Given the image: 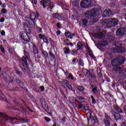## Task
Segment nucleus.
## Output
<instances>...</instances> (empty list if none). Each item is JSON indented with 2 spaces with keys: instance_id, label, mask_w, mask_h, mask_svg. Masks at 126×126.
Here are the masks:
<instances>
[{
  "instance_id": "1",
  "label": "nucleus",
  "mask_w": 126,
  "mask_h": 126,
  "mask_svg": "<svg viewBox=\"0 0 126 126\" xmlns=\"http://www.w3.org/2000/svg\"><path fill=\"white\" fill-rule=\"evenodd\" d=\"M99 13V11L97 8H93L90 11H86L84 13L85 17L86 18H89V19H91V23L92 24L94 23H96L98 21V15Z\"/></svg>"
},
{
  "instance_id": "2",
  "label": "nucleus",
  "mask_w": 126,
  "mask_h": 126,
  "mask_svg": "<svg viewBox=\"0 0 126 126\" xmlns=\"http://www.w3.org/2000/svg\"><path fill=\"white\" fill-rule=\"evenodd\" d=\"M2 117V120H1L0 124L2 125H3L4 123H6L7 122V121H10L11 122H13L14 120H17L19 121H22V124H25V123H28V120H27L26 119L23 118H11L9 117V116L6 115L5 113H2L0 112V118Z\"/></svg>"
},
{
  "instance_id": "3",
  "label": "nucleus",
  "mask_w": 126,
  "mask_h": 126,
  "mask_svg": "<svg viewBox=\"0 0 126 126\" xmlns=\"http://www.w3.org/2000/svg\"><path fill=\"white\" fill-rule=\"evenodd\" d=\"M40 17V13L36 11V12H32L30 15V17H26L25 20L31 26V27H35V21L37 20Z\"/></svg>"
},
{
  "instance_id": "4",
  "label": "nucleus",
  "mask_w": 126,
  "mask_h": 126,
  "mask_svg": "<svg viewBox=\"0 0 126 126\" xmlns=\"http://www.w3.org/2000/svg\"><path fill=\"white\" fill-rule=\"evenodd\" d=\"M30 57L29 54L28 53H25V56H23L22 58V61L20 60V63L19 64V65L21 68H22L23 71L24 72V73H26V69H25V67H24V63L25 64V65L27 66H28V63H27V61H29Z\"/></svg>"
},
{
  "instance_id": "5",
  "label": "nucleus",
  "mask_w": 126,
  "mask_h": 126,
  "mask_svg": "<svg viewBox=\"0 0 126 126\" xmlns=\"http://www.w3.org/2000/svg\"><path fill=\"white\" fill-rule=\"evenodd\" d=\"M125 63V58L121 56H118L116 58L111 61L112 66H117V65H121Z\"/></svg>"
},
{
  "instance_id": "6",
  "label": "nucleus",
  "mask_w": 126,
  "mask_h": 126,
  "mask_svg": "<svg viewBox=\"0 0 126 126\" xmlns=\"http://www.w3.org/2000/svg\"><path fill=\"white\" fill-rule=\"evenodd\" d=\"M104 24L108 28H111V27L118 25V20L114 18L106 19L104 21Z\"/></svg>"
},
{
  "instance_id": "7",
  "label": "nucleus",
  "mask_w": 126,
  "mask_h": 126,
  "mask_svg": "<svg viewBox=\"0 0 126 126\" xmlns=\"http://www.w3.org/2000/svg\"><path fill=\"white\" fill-rule=\"evenodd\" d=\"M80 6L82 8H88L92 6V2L91 0H83L81 1Z\"/></svg>"
},
{
  "instance_id": "8",
  "label": "nucleus",
  "mask_w": 126,
  "mask_h": 126,
  "mask_svg": "<svg viewBox=\"0 0 126 126\" xmlns=\"http://www.w3.org/2000/svg\"><path fill=\"white\" fill-rule=\"evenodd\" d=\"M112 52H113V53H121V54H123L126 52V49L118 45L116 48H114L112 49Z\"/></svg>"
},
{
  "instance_id": "9",
  "label": "nucleus",
  "mask_w": 126,
  "mask_h": 126,
  "mask_svg": "<svg viewBox=\"0 0 126 126\" xmlns=\"http://www.w3.org/2000/svg\"><path fill=\"white\" fill-rule=\"evenodd\" d=\"M41 5L43 6V8H46L47 6H50L52 4L51 0H41L40 1Z\"/></svg>"
},
{
  "instance_id": "10",
  "label": "nucleus",
  "mask_w": 126,
  "mask_h": 126,
  "mask_svg": "<svg viewBox=\"0 0 126 126\" xmlns=\"http://www.w3.org/2000/svg\"><path fill=\"white\" fill-rule=\"evenodd\" d=\"M20 36L24 41H26V42H29L30 41V38L28 36L27 33L24 32H20Z\"/></svg>"
},
{
  "instance_id": "11",
  "label": "nucleus",
  "mask_w": 126,
  "mask_h": 126,
  "mask_svg": "<svg viewBox=\"0 0 126 126\" xmlns=\"http://www.w3.org/2000/svg\"><path fill=\"white\" fill-rule=\"evenodd\" d=\"M126 29L124 28H120L116 31L117 36H124L126 34Z\"/></svg>"
},
{
  "instance_id": "12",
  "label": "nucleus",
  "mask_w": 126,
  "mask_h": 126,
  "mask_svg": "<svg viewBox=\"0 0 126 126\" xmlns=\"http://www.w3.org/2000/svg\"><path fill=\"white\" fill-rule=\"evenodd\" d=\"M111 118L109 117L108 114H105V118L104 120V124L105 126H111Z\"/></svg>"
},
{
  "instance_id": "13",
  "label": "nucleus",
  "mask_w": 126,
  "mask_h": 126,
  "mask_svg": "<svg viewBox=\"0 0 126 126\" xmlns=\"http://www.w3.org/2000/svg\"><path fill=\"white\" fill-rule=\"evenodd\" d=\"M111 15H112V11H111V9L105 10L102 14L103 17H109Z\"/></svg>"
},
{
  "instance_id": "14",
  "label": "nucleus",
  "mask_w": 126,
  "mask_h": 126,
  "mask_svg": "<svg viewBox=\"0 0 126 126\" xmlns=\"http://www.w3.org/2000/svg\"><path fill=\"white\" fill-rule=\"evenodd\" d=\"M23 26L26 32L28 34H30L31 33V29L29 27V26H28V25H27V24L24 23L23 24Z\"/></svg>"
},
{
  "instance_id": "15",
  "label": "nucleus",
  "mask_w": 126,
  "mask_h": 126,
  "mask_svg": "<svg viewBox=\"0 0 126 126\" xmlns=\"http://www.w3.org/2000/svg\"><path fill=\"white\" fill-rule=\"evenodd\" d=\"M83 48H84V44L81 43V42L79 41L77 44V50L79 51V50H83Z\"/></svg>"
},
{
  "instance_id": "16",
  "label": "nucleus",
  "mask_w": 126,
  "mask_h": 126,
  "mask_svg": "<svg viewBox=\"0 0 126 126\" xmlns=\"http://www.w3.org/2000/svg\"><path fill=\"white\" fill-rule=\"evenodd\" d=\"M68 81L66 80H64L63 81H60L59 82L60 85H61V86H63V87H64V86H66V85H68Z\"/></svg>"
},
{
  "instance_id": "17",
  "label": "nucleus",
  "mask_w": 126,
  "mask_h": 126,
  "mask_svg": "<svg viewBox=\"0 0 126 126\" xmlns=\"http://www.w3.org/2000/svg\"><path fill=\"white\" fill-rule=\"evenodd\" d=\"M115 120H121L122 119V116L120 115V114L115 112L114 115Z\"/></svg>"
},
{
  "instance_id": "18",
  "label": "nucleus",
  "mask_w": 126,
  "mask_h": 126,
  "mask_svg": "<svg viewBox=\"0 0 126 126\" xmlns=\"http://www.w3.org/2000/svg\"><path fill=\"white\" fill-rule=\"evenodd\" d=\"M95 37L97 38V39H102L103 37H105V33H96L95 34Z\"/></svg>"
},
{
  "instance_id": "19",
  "label": "nucleus",
  "mask_w": 126,
  "mask_h": 126,
  "mask_svg": "<svg viewBox=\"0 0 126 126\" xmlns=\"http://www.w3.org/2000/svg\"><path fill=\"white\" fill-rule=\"evenodd\" d=\"M113 108L116 111H117V112H118V113H120L121 114L123 113V111H122V109L119 107V106L117 105H114Z\"/></svg>"
},
{
  "instance_id": "20",
  "label": "nucleus",
  "mask_w": 126,
  "mask_h": 126,
  "mask_svg": "<svg viewBox=\"0 0 126 126\" xmlns=\"http://www.w3.org/2000/svg\"><path fill=\"white\" fill-rule=\"evenodd\" d=\"M101 72V69H100V68H97V73L98 77H99V78H101V77H103V75H102Z\"/></svg>"
},
{
  "instance_id": "21",
  "label": "nucleus",
  "mask_w": 126,
  "mask_h": 126,
  "mask_svg": "<svg viewBox=\"0 0 126 126\" xmlns=\"http://www.w3.org/2000/svg\"><path fill=\"white\" fill-rule=\"evenodd\" d=\"M82 23L84 27L87 26V24L88 23V20L87 19H84L82 20Z\"/></svg>"
},
{
  "instance_id": "22",
  "label": "nucleus",
  "mask_w": 126,
  "mask_h": 126,
  "mask_svg": "<svg viewBox=\"0 0 126 126\" xmlns=\"http://www.w3.org/2000/svg\"><path fill=\"white\" fill-rule=\"evenodd\" d=\"M53 18H55V19H60V18H62V16L61 15L58 14L57 13L53 15Z\"/></svg>"
},
{
  "instance_id": "23",
  "label": "nucleus",
  "mask_w": 126,
  "mask_h": 126,
  "mask_svg": "<svg viewBox=\"0 0 126 126\" xmlns=\"http://www.w3.org/2000/svg\"><path fill=\"white\" fill-rule=\"evenodd\" d=\"M90 112H88L87 114L88 121H90V119L92 118V111L91 110H90Z\"/></svg>"
},
{
  "instance_id": "24",
  "label": "nucleus",
  "mask_w": 126,
  "mask_h": 126,
  "mask_svg": "<svg viewBox=\"0 0 126 126\" xmlns=\"http://www.w3.org/2000/svg\"><path fill=\"white\" fill-rule=\"evenodd\" d=\"M33 53L34 54H37L38 53V49H37V47H36V45H33Z\"/></svg>"
},
{
  "instance_id": "25",
  "label": "nucleus",
  "mask_w": 126,
  "mask_h": 126,
  "mask_svg": "<svg viewBox=\"0 0 126 126\" xmlns=\"http://www.w3.org/2000/svg\"><path fill=\"white\" fill-rule=\"evenodd\" d=\"M108 35L107 36V39L108 40H110V41H113V40L114 39V36H113V35H111L110 32L108 33Z\"/></svg>"
},
{
  "instance_id": "26",
  "label": "nucleus",
  "mask_w": 126,
  "mask_h": 126,
  "mask_svg": "<svg viewBox=\"0 0 126 126\" xmlns=\"http://www.w3.org/2000/svg\"><path fill=\"white\" fill-rule=\"evenodd\" d=\"M97 87H95L92 89V91L93 92L94 94H98V90H97Z\"/></svg>"
},
{
  "instance_id": "27",
  "label": "nucleus",
  "mask_w": 126,
  "mask_h": 126,
  "mask_svg": "<svg viewBox=\"0 0 126 126\" xmlns=\"http://www.w3.org/2000/svg\"><path fill=\"white\" fill-rule=\"evenodd\" d=\"M89 76H91L93 79H95L96 78V77L95 76V75L94 74V72H89Z\"/></svg>"
},
{
  "instance_id": "28",
  "label": "nucleus",
  "mask_w": 126,
  "mask_h": 126,
  "mask_svg": "<svg viewBox=\"0 0 126 126\" xmlns=\"http://www.w3.org/2000/svg\"><path fill=\"white\" fill-rule=\"evenodd\" d=\"M77 89L79 91H83V90H84V88L82 86H78L77 87Z\"/></svg>"
},
{
  "instance_id": "29",
  "label": "nucleus",
  "mask_w": 126,
  "mask_h": 126,
  "mask_svg": "<svg viewBox=\"0 0 126 126\" xmlns=\"http://www.w3.org/2000/svg\"><path fill=\"white\" fill-rule=\"evenodd\" d=\"M69 52H70V50H69L68 48H65V50L64 51V54L68 55L69 54Z\"/></svg>"
},
{
  "instance_id": "30",
  "label": "nucleus",
  "mask_w": 126,
  "mask_h": 126,
  "mask_svg": "<svg viewBox=\"0 0 126 126\" xmlns=\"http://www.w3.org/2000/svg\"><path fill=\"white\" fill-rule=\"evenodd\" d=\"M106 45H108V41H103L101 42V47H105Z\"/></svg>"
},
{
  "instance_id": "31",
  "label": "nucleus",
  "mask_w": 126,
  "mask_h": 126,
  "mask_svg": "<svg viewBox=\"0 0 126 126\" xmlns=\"http://www.w3.org/2000/svg\"><path fill=\"white\" fill-rule=\"evenodd\" d=\"M88 53L89 54V55L90 56V57H91V58H92V59H94V55H93V54L90 53V48H89V46H88Z\"/></svg>"
},
{
  "instance_id": "32",
  "label": "nucleus",
  "mask_w": 126,
  "mask_h": 126,
  "mask_svg": "<svg viewBox=\"0 0 126 126\" xmlns=\"http://www.w3.org/2000/svg\"><path fill=\"white\" fill-rule=\"evenodd\" d=\"M65 36L67 38H70V37H71V33H70V32H65Z\"/></svg>"
},
{
  "instance_id": "33",
  "label": "nucleus",
  "mask_w": 126,
  "mask_h": 126,
  "mask_svg": "<svg viewBox=\"0 0 126 126\" xmlns=\"http://www.w3.org/2000/svg\"><path fill=\"white\" fill-rule=\"evenodd\" d=\"M43 40L44 43L48 44V39H47V37H46V35H45V34H43Z\"/></svg>"
},
{
  "instance_id": "34",
  "label": "nucleus",
  "mask_w": 126,
  "mask_h": 126,
  "mask_svg": "<svg viewBox=\"0 0 126 126\" xmlns=\"http://www.w3.org/2000/svg\"><path fill=\"white\" fill-rule=\"evenodd\" d=\"M83 73L85 75H87V74L89 73V71H88L87 69H83Z\"/></svg>"
},
{
  "instance_id": "35",
  "label": "nucleus",
  "mask_w": 126,
  "mask_h": 126,
  "mask_svg": "<svg viewBox=\"0 0 126 126\" xmlns=\"http://www.w3.org/2000/svg\"><path fill=\"white\" fill-rule=\"evenodd\" d=\"M1 12H2V13H3V14H5V13H6V12H7V10H6V9L3 8L1 9Z\"/></svg>"
},
{
  "instance_id": "36",
  "label": "nucleus",
  "mask_w": 126,
  "mask_h": 126,
  "mask_svg": "<svg viewBox=\"0 0 126 126\" xmlns=\"http://www.w3.org/2000/svg\"><path fill=\"white\" fill-rule=\"evenodd\" d=\"M83 108L86 111L89 110V106H88V104H86L85 106H83Z\"/></svg>"
},
{
  "instance_id": "37",
  "label": "nucleus",
  "mask_w": 126,
  "mask_h": 126,
  "mask_svg": "<svg viewBox=\"0 0 126 126\" xmlns=\"http://www.w3.org/2000/svg\"><path fill=\"white\" fill-rule=\"evenodd\" d=\"M18 84L20 85V86L22 88H23V86H24V83H23V82L22 81H20Z\"/></svg>"
},
{
  "instance_id": "38",
  "label": "nucleus",
  "mask_w": 126,
  "mask_h": 126,
  "mask_svg": "<svg viewBox=\"0 0 126 126\" xmlns=\"http://www.w3.org/2000/svg\"><path fill=\"white\" fill-rule=\"evenodd\" d=\"M0 49L2 53H5V50H4V48H3V47H2V46L0 45Z\"/></svg>"
},
{
  "instance_id": "39",
  "label": "nucleus",
  "mask_w": 126,
  "mask_h": 126,
  "mask_svg": "<svg viewBox=\"0 0 126 126\" xmlns=\"http://www.w3.org/2000/svg\"><path fill=\"white\" fill-rule=\"evenodd\" d=\"M16 73H17V74H18L19 75H22V72L20 71H19V69H16Z\"/></svg>"
},
{
  "instance_id": "40",
  "label": "nucleus",
  "mask_w": 126,
  "mask_h": 126,
  "mask_svg": "<svg viewBox=\"0 0 126 126\" xmlns=\"http://www.w3.org/2000/svg\"><path fill=\"white\" fill-rule=\"evenodd\" d=\"M49 56L52 58V59H54L55 58V55L53 54V52H49Z\"/></svg>"
},
{
  "instance_id": "41",
  "label": "nucleus",
  "mask_w": 126,
  "mask_h": 126,
  "mask_svg": "<svg viewBox=\"0 0 126 126\" xmlns=\"http://www.w3.org/2000/svg\"><path fill=\"white\" fill-rule=\"evenodd\" d=\"M67 87L69 89V90H72V86L69 85V83H68V85H66Z\"/></svg>"
},
{
  "instance_id": "42",
  "label": "nucleus",
  "mask_w": 126,
  "mask_h": 126,
  "mask_svg": "<svg viewBox=\"0 0 126 126\" xmlns=\"http://www.w3.org/2000/svg\"><path fill=\"white\" fill-rule=\"evenodd\" d=\"M42 107L47 108L48 107V104L44 101L42 104Z\"/></svg>"
},
{
  "instance_id": "43",
  "label": "nucleus",
  "mask_w": 126,
  "mask_h": 126,
  "mask_svg": "<svg viewBox=\"0 0 126 126\" xmlns=\"http://www.w3.org/2000/svg\"><path fill=\"white\" fill-rule=\"evenodd\" d=\"M32 4H37V0H31Z\"/></svg>"
},
{
  "instance_id": "44",
  "label": "nucleus",
  "mask_w": 126,
  "mask_h": 126,
  "mask_svg": "<svg viewBox=\"0 0 126 126\" xmlns=\"http://www.w3.org/2000/svg\"><path fill=\"white\" fill-rule=\"evenodd\" d=\"M42 54L44 55V57H47L48 56V53L45 51H42Z\"/></svg>"
},
{
  "instance_id": "45",
  "label": "nucleus",
  "mask_w": 126,
  "mask_h": 126,
  "mask_svg": "<svg viewBox=\"0 0 126 126\" xmlns=\"http://www.w3.org/2000/svg\"><path fill=\"white\" fill-rule=\"evenodd\" d=\"M44 120L46 122H50V121H51V119H50V118H49V117H44Z\"/></svg>"
},
{
  "instance_id": "46",
  "label": "nucleus",
  "mask_w": 126,
  "mask_h": 126,
  "mask_svg": "<svg viewBox=\"0 0 126 126\" xmlns=\"http://www.w3.org/2000/svg\"><path fill=\"white\" fill-rule=\"evenodd\" d=\"M38 37L40 39H43L44 38V35H42V34L40 33L38 34Z\"/></svg>"
},
{
  "instance_id": "47",
  "label": "nucleus",
  "mask_w": 126,
  "mask_h": 126,
  "mask_svg": "<svg viewBox=\"0 0 126 126\" xmlns=\"http://www.w3.org/2000/svg\"><path fill=\"white\" fill-rule=\"evenodd\" d=\"M113 71H115L117 72L118 71V67L117 66H114V67L112 69Z\"/></svg>"
},
{
  "instance_id": "48",
  "label": "nucleus",
  "mask_w": 126,
  "mask_h": 126,
  "mask_svg": "<svg viewBox=\"0 0 126 126\" xmlns=\"http://www.w3.org/2000/svg\"><path fill=\"white\" fill-rule=\"evenodd\" d=\"M36 30L38 32V33H41V32L42 31V29L39 28V27H37L36 28Z\"/></svg>"
},
{
  "instance_id": "49",
  "label": "nucleus",
  "mask_w": 126,
  "mask_h": 126,
  "mask_svg": "<svg viewBox=\"0 0 126 126\" xmlns=\"http://www.w3.org/2000/svg\"><path fill=\"white\" fill-rule=\"evenodd\" d=\"M39 89H40L41 91H42V92H43V91H44V90H45V88L44 87V86H41L39 87Z\"/></svg>"
},
{
  "instance_id": "50",
  "label": "nucleus",
  "mask_w": 126,
  "mask_h": 126,
  "mask_svg": "<svg viewBox=\"0 0 126 126\" xmlns=\"http://www.w3.org/2000/svg\"><path fill=\"white\" fill-rule=\"evenodd\" d=\"M68 77L69 78H70V79H71L72 80H73V79H74V78L73 77V76L72 75V74H69L68 75Z\"/></svg>"
},
{
  "instance_id": "51",
  "label": "nucleus",
  "mask_w": 126,
  "mask_h": 126,
  "mask_svg": "<svg viewBox=\"0 0 126 126\" xmlns=\"http://www.w3.org/2000/svg\"><path fill=\"white\" fill-rule=\"evenodd\" d=\"M54 5H53L52 6H51V5H49L48 7V8H47V9H51L50 11L52 12V9H53V8L54 7Z\"/></svg>"
},
{
  "instance_id": "52",
  "label": "nucleus",
  "mask_w": 126,
  "mask_h": 126,
  "mask_svg": "<svg viewBox=\"0 0 126 126\" xmlns=\"http://www.w3.org/2000/svg\"><path fill=\"white\" fill-rule=\"evenodd\" d=\"M79 64L80 65H83V61L82 59L80 60Z\"/></svg>"
},
{
  "instance_id": "53",
  "label": "nucleus",
  "mask_w": 126,
  "mask_h": 126,
  "mask_svg": "<svg viewBox=\"0 0 126 126\" xmlns=\"http://www.w3.org/2000/svg\"><path fill=\"white\" fill-rule=\"evenodd\" d=\"M115 5H116V4L114 2H111L110 3V6L111 7H114V6H115Z\"/></svg>"
},
{
  "instance_id": "54",
  "label": "nucleus",
  "mask_w": 126,
  "mask_h": 126,
  "mask_svg": "<svg viewBox=\"0 0 126 126\" xmlns=\"http://www.w3.org/2000/svg\"><path fill=\"white\" fill-rule=\"evenodd\" d=\"M1 35H2V36H5V32H4V31H2L1 32Z\"/></svg>"
},
{
  "instance_id": "55",
  "label": "nucleus",
  "mask_w": 126,
  "mask_h": 126,
  "mask_svg": "<svg viewBox=\"0 0 126 126\" xmlns=\"http://www.w3.org/2000/svg\"><path fill=\"white\" fill-rule=\"evenodd\" d=\"M93 120L95 122V123H97V118L96 117H93Z\"/></svg>"
},
{
  "instance_id": "56",
  "label": "nucleus",
  "mask_w": 126,
  "mask_h": 126,
  "mask_svg": "<svg viewBox=\"0 0 126 126\" xmlns=\"http://www.w3.org/2000/svg\"><path fill=\"white\" fill-rule=\"evenodd\" d=\"M65 121V117H63V118H62V121L63 122V123H64Z\"/></svg>"
},
{
  "instance_id": "57",
  "label": "nucleus",
  "mask_w": 126,
  "mask_h": 126,
  "mask_svg": "<svg viewBox=\"0 0 126 126\" xmlns=\"http://www.w3.org/2000/svg\"><path fill=\"white\" fill-rule=\"evenodd\" d=\"M78 107H79V108L82 109V107H84V106H83V104H80L78 105Z\"/></svg>"
},
{
  "instance_id": "58",
  "label": "nucleus",
  "mask_w": 126,
  "mask_h": 126,
  "mask_svg": "<svg viewBox=\"0 0 126 126\" xmlns=\"http://www.w3.org/2000/svg\"><path fill=\"white\" fill-rule=\"evenodd\" d=\"M78 99L79 100H80V101H82V100H83V99H84V97H78Z\"/></svg>"
},
{
  "instance_id": "59",
  "label": "nucleus",
  "mask_w": 126,
  "mask_h": 126,
  "mask_svg": "<svg viewBox=\"0 0 126 126\" xmlns=\"http://www.w3.org/2000/svg\"><path fill=\"white\" fill-rule=\"evenodd\" d=\"M57 26L58 28H61V23H58L57 24Z\"/></svg>"
},
{
  "instance_id": "60",
  "label": "nucleus",
  "mask_w": 126,
  "mask_h": 126,
  "mask_svg": "<svg viewBox=\"0 0 126 126\" xmlns=\"http://www.w3.org/2000/svg\"><path fill=\"white\" fill-rule=\"evenodd\" d=\"M121 126H126V122H122Z\"/></svg>"
},
{
  "instance_id": "61",
  "label": "nucleus",
  "mask_w": 126,
  "mask_h": 126,
  "mask_svg": "<svg viewBox=\"0 0 126 126\" xmlns=\"http://www.w3.org/2000/svg\"><path fill=\"white\" fill-rule=\"evenodd\" d=\"M45 102V100H44V99H40V103L42 104V103H43Z\"/></svg>"
},
{
  "instance_id": "62",
  "label": "nucleus",
  "mask_w": 126,
  "mask_h": 126,
  "mask_svg": "<svg viewBox=\"0 0 126 126\" xmlns=\"http://www.w3.org/2000/svg\"><path fill=\"white\" fill-rule=\"evenodd\" d=\"M4 21V18H1L0 19V22H3Z\"/></svg>"
},
{
  "instance_id": "63",
  "label": "nucleus",
  "mask_w": 126,
  "mask_h": 126,
  "mask_svg": "<svg viewBox=\"0 0 126 126\" xmlns=\"http://www.w3.org/2000/svg\"><path fill=\"white\" fill-rule=\"evenodd\" d=\"M57 35H61V31L60 30L57 31Z\"/></svg>"
},
{
  "instance_id": "64",
  "label": "nucleus",
  "mask_w": 126,
  "mask_h": 126,
  "mask_svg": "<svg viewBox=\"0 0 126 126\" xmlns=\"http://www.w3.org/2000/svg\"><path fill=\"white\" fill-rule=\"evenodd\" d=\"M124 111L125 112V113L126 114V105L124 106Z\"/></svg>"
}]
</instances>
